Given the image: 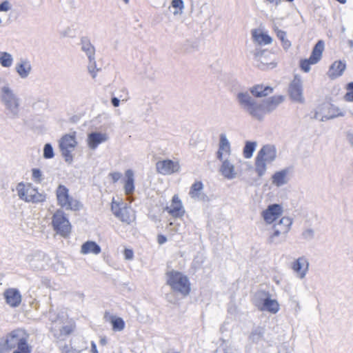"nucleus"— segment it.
<instances>
[{"label": "nucleus", "mask_w": 353, "mask_h": 353, "mask_svg": "<svg viewBox=\"0 0 353 353\" xmlns=\"http://www.w3.org/2000/svg\"><path fill=\"white\" fill-rule=\"evenodd\" d=\"M30 334L23 328L12 330L0 337V353H31Z\"/></svg>", "instance_id": "obj_1"}, {"label": "nucleus", "mask_w": 353, "mask_h": 353, "mask_svg": "<svg viewBox=\"0 0 353 353\" xmlns=\"http://www.w3.org/2000/svg\"><path fill=\"white\" fill-rule=\"evenodd\" d=\"M0 102L10 119H17L21 110V99L6 79L0 77Z\"/></svg>", "instance_id": "obj_2"}, {"label": "nucleus", "mask_w": 353, "mask_h": 353, "mask_svg": "<svg viewBox=\"0 0 353 353\" xmlns=\"http://www.w3.org/2000/svg\"><path fill=\"white\" fill-rule=\"evenodd\" d=\"M166 276V283L171 288L172 291L179 292L184 296L190 294L191 284L187 276L176 270L168 272Z\"/></svg>", "instance_id": "obj_3"}, {"label": "nucleus", "mask_w": 353, "mask_h": 353, "mask_svg": "<svg viewBox=\"0 0 353 353\" xmlns=\"http://www.w3.org/2000/svg\"><path fill=\"white\" fill-rule=\"evenodd\" d=\"M16 191L19 199L27 203H38L46 200V195L39 192L30 183H19L16 187Z\"/></svg>", "instance_id": "obj_4"}, {"label": "nucleus", "mask_w": 353, "mask_h": 353, "mask_svg": "<svg viewBox=\"0 0 353 353\" xmlns=\"http://www.w3.org/2000/svg\"><path fill=\"white\" fill-rule=\"evenodd\" d=\"M238 99L240 104L254 119L261 120L268 114L264 104H259L247 93H239Z\"/></svg>", "instance_id": "obj_5"}, {"label": "nucleus", "mask_w": 353, "mask_h": 353, "mask_svg": "<svg viewBox=\"0 0 353 353\" xmlns=\"http://www.w3.org/2000/svg\"><path fill=\"white\" fill-rule=\"evenodd\" d=\"M276 157V149L272 145H266L259 151L255 160V170L259 176H262L268 163L273 161Z\"/></svg>", "instance_id": "obj_6"}, {"label": "nucleus", "mask_w": 353, "mask_h": 353, "mask_svg": "<svg viewBox=\"0 0 353 353\" xmlns=\"http://www.w3.org/2000/svg\"><path fill=\"white\" fill-rule=\"evenodd\" d=\"M325 50V42L319 40L312 48L311 54L307 59H301L299 61V67L304 72H309L311 65L318 63L323 57V53Z\"/></svg>", "instance_id": "obj_7"}, {"label": "nucleus", "mask_w": 353, "mask_h": 353, "mask_svg": "<svg viewBox=\"0 0 353 353\" xmlns=\"http://www.w3.org/2000/svg\"><path fill=\"white\" fill-rule=\"evenodd\" d=\"M77 145L76 132L65 134L59 141V150L65 162L70 163L72 161V152Z\"/></svg>", "instance_id": "obj_8"}, {"label": "nucleus", "mask_w": 353, "mask_h": 353, "mask_svg": "<svg viewBox=\"0 0 353 353\" xmlns=\"http://www.w3.org/2000/svg\"><path fill=\"white\" fill-rule=\"evenodd\" d=\"M58 204L65 210H79L82 205L81 203L72 199L69 194L68 189L64 185H59L56 190Z\"/></svg>", "instance_id": "obj_9"}, {"label": "nucleus", "mask_w": 353, "mask_h": 353, "mask_svg": "<svg viewBox=\"0 0 353 353\" xmlns=\"http://www.w3.org/2000/svg\"><path fill=\"white\" fill-rule=\"evenodd\" d=\"M52 225L57 234L65 237L71 232V225L65 213L61 210H57L52 217Z\"/></svg>", "instance_id": "obj_10"}, {"label": "nucleus", "mask_w": 353, "mask_h": 353, "mask_svg": "<svg viewBox=\"0 0 353 353\" xmlns=\"http://www.w3.org/2000/svg\"><path fill=\"white\" fill-rule=\"evenodd\" d=\"M156 169L158 173L163 175H170L179 172L180 165L178 161L170 159L159 161L156 163Z\"/></svg>", "instance_id": "obj_11"}, {"label": "nucleus", "mask_w": 353, "mask_h": 353, "mask_svg": "<svg viewBox=\"0 0 353 353\" xmlns=\"http://www.w3.org/2000/svg\"><path fill=\"white\" fill-rule=\"evenodd\" d=\"M32 63L27 58H21L15 63L14 71L21 79H28L32 74Z\"/></svg>", "instance_id": "obj_12"}, {"label": "nucleus", "mask_w": 353, "mask_h": 353, "mask_svg": "<svg viewBox=\"0 0 353 353\" xmlns=\"http://www.w3.org/2000/svg\"><path fill=\"white\" fill-rule=\"evenodd\" d=\"M283 208L279 204H272L261 212V216L267 224H272L283 214Z\"/></svg>", "instance_id": "obj_13"}, {"label": "nucleus", "mask_w": 353, "mask_h": 353, "mask_svg": "<svg viewBox=\"0 0 353 353\" xmlns=\"http://www.w3.org/2000/svg\"><path fill=\"white\" fill-rule=\"evenodd\" d=\"M46 256L41 252H35L29 254L26 257V262L29 267L34 270H39L44 268L46 265Z\"/></svg>", "instance_id": "obj_14"}, {"label": "nucleus", "mask_w": 353, "mask_h": 353, "mask_svg": "<svg viewBox=\"0 0 353 353\" xmlns=\"http://www.w3.org/2000/svg\"><path fill=\"white\" fill-rule=\"evenodd\" d=\"M165 210L174 218H181L185 213V210L178 194H174L172 196L170 205L166 207Z\"/></svg>", "instance_id": "obj_15"}, {"label": "nucleus", "mask_w": 353, "mask_h": 353, "mask_svg": "<svg viewBox=\"0 0 353 353\" xmlns=\"http://www.w3.org/2000/svg\"><path fill=\"white\" fill-rule=\"evenodd\" d=\"M112 211L122 222L128 225L130 224V214L132 211L130 207H127L126 205L123 203L119 206L118 204L113 202L112 204Z\"/></svg>", "instance_id": "obj_16"}, {"label": "nucleus", "mask_w": 353, "mask_h": 353, "mask_svg": "<svg viewBox=\"0 0 353 353\" xmlns=\"http://www.w3.org/2000/svg\"><path fill=\"white\" fill-rule=\"evenodd\" d=\"M292 224V219L288 216H283L279 223L274 225V232L271 235V239L287 234L290 231Z\"/></svg>", "instance_id": "obj_17"}, {"label": "nucleus", "mask_w": 353, "mask_h": 353, "mask_svg": "<svg viewBox=\"0 0 353 353\" xmlns=\"http://www.w3.org/2000/svg\"><path fill=\"white\" fill-rule=\"evenodd\" d=\"M108 137L105 133L93 132L88 135L87 144L90 149L95 150L100 144L105 142Z\"/></svg>", "instance_id": "obj_18"}, {"label": "nucleus", "mask_w": 353, "mask_h": 353, "mask_svg": "<svg viewBox=\"0 0 353 353\" xmlns=\"http://www.w3.org/2000/svg\"><path fill=\"white\" fill-rule=\"evenodd\" d=\"M6 303L11 307H17L21 301V296L19 290L9 288L3 293Z\"/></svg>", "instance_id": "obj_19"}, {"label": "nucleus", "mask_w": 353, "mask_h": 353, "mask_svg": "<svg viewBox=\"0 0 353 353\" xmlns=\"http://www.w3.org/2000/svg\"><path fill=\"white\" fill-rule=\"evenodd\" d=\"M345 68L346 64L345 62L340 60L335 61L330 65L327 72V75L330 79H334L341 76Z\"/></svg>", "instance_id": "obj_20"}, {"label": "nucleus", "mask_w": 353, "mask_h": 353, "mask_svg": "<svg viewBox=\"0 0 353 353\" xmlns=\"http://www.w3.org/2000/svg\"><path fill=\"white\" fill-rule=\"evenodd\" d=\"M251 94L256 98L265 97L273 93L274 88L263 84H257L250 90Z\"/></svg>", "instance_id": "obj_21"}, {"label": "nucleus", "mask_w": 353, "mask_h": 353, "mask_svg": "<svg viewBox=\"0 0 353 353\" xmlns=\"http://www.w3.org/2000/svg\"><path fill=\"white\" fill-rule=\"evenodd\" d=\"M231 153L230 144L225 135L220 136L219 147L217 152V158L222 161L223 156H229Z\"/></svg>", "instance_id": "obj_22"}, {"label": "nucleus", "mask_w": 353, "mask_h": 353, "mask_svg": "<svg viewBox=\"0 0 353 353\" xmlns=\"http://www.w3.org/2000/svg\"><path fill=\"white\" fill-rule=\"evenodd\" d=\"M221 174L228 179H234L236 172L235 170L234 165L232 164L228 160H224L219 168Z\"/></svg>", "instance_id": "obj_23"}, {"label": "nucleus", "mask_w": 353, "mask_h": 353, "mask_svg": "<svg viewBox=\"0 0 353 353\" xmlns=\"http://www.w3.org/2000/svg\"><path fill=\"white\" fill-rule=\"evenodd\" d=\"M292 268L301 278H303L308 269V262L305 258L300 257L293 263Z\"/></svg>", "instance_id": "obj_24"}, {"label": "nucleus", "mask_w": 353, "mask_h": 353, "mask_svg": "<svg viewBox=\"0 0 353 353\" xmlns=\"http://www.w3.org/2000/svg\"><path fill=\"white\" fill-rule=\"evenodd\" d=\"M101 251L100 246L94 241H88L84 243L81 248L82 254H99Z\"/></svg>", "instance_id": "obj_25"}, {"label": "nucleus", "mask_w": 353, "mask_h": 353, "mask_svg": "<svg viewBox=\"0 0 353 353\" xmlns=\"http://www.w3.org/2000/svg\"><path fill=\"white\" fill-rule=\"evenodd\" d=\"M285 99L283 95H275L269 98L265 103L264 106L266 112L270 113L277 108L279 105L282 103Z\"/></svg>", "instance_id": "obj_26"}, {"label": "nucleus", "mask_w": 353, "mask_h": 353, "mask_svg": "<svg viewBox=\"0 0 353 353\" xmlns=\"http://www.w3.org/2000/svg\"><path fill=\"white\" fill-rule=\"evenodd\" d=\"M289 92L290 97L295 101H301L302 100V88L299 80L293 81L290 85Z\"/></svg>", "instance_id": "obj_27"}, {"label": "nucleus", "mask_w": 353, "mask_h": 353, "mask_svg": "<svg viewBox=\"0 0 353 353\" xmlns=\"http://www.w3.org/2000/svg\"><path fill=\"white\" fill-rule=\"evenodd\" d=\"M252 37L253 40L260 45H268L272 41V39L270 36L265 33L259 32L256 29L252 30Z\"/></svg>", "instance_id": "obj_28"}, {"label": "nucleus", "mask_w": 353, "mask_h": 353, "mask_svg": "<svg viewBox=\"0 0 353 353\" xmlns=\"http://www.w3.org/2000/svg\"><path fill=\"white\" fill-rule=\"evenodd\" d=\"M105 318L106 319V321L111 323L112 330L114 332H120L124 329L125 323L121 318L114 315L108 316L107 314H105Z\"/></svg>", "instance_id": "obj_29"}, {"label": "nucleus", "mask_w": 353, "mask_h": 353, "mask_svg": "<svg viewBox=\"0 0 353 353\" xmlns=\"http://www.w3.org/2000/svg\"><path fill=\"white\" fill-rule=\"evenodd\" d=\"M14 63L12 54L6 51H0V66L3 68H10Z\"/></svg>", "instance_id": "obj_30"}, {"label": "nucleus", "mask_w": 353, "mask_h": 353, "mask_svg": "<svg viewBox=\"0 0 353 353\" xmlns=\"http://www.w3.org/2000/svg\"><path fill=\"white\" fill-rule=\"evenodd\" d=\"M127 180L125 183L124 189L125 194L130 201L132 199V172L128 170L125 172Z\"/></svg>", "instance_id": "obj_31"}, {"label": "nucleus", "mask_w": 353, "mask_h": 353, "mask_svg": "<svg viewBox=\"0 0 353 353\" xmlns=\"http://www.w3.org/2000/svg\"><path fill=\"white\" fill-rule=\"evenodd\" d=\"M203 189V184L201 181H196L190 188L189 194L191 198H199Z\"/></svg>", "instance_id": "obj_32"}, {"label": "nucleus", "mask_w": 353, "mask_h": 353, "mask_svg": "<svg viewBox=\"0 0 353 353\" xmlns=\"http://www.w3.org/2000/svg\"><path fill=\"white\" fill-rule=\"evenodd\" d=\"M12 10V3L8 1L5 0L0 3V27L3 26L4 18L3 14H7Z\"/></svg>", "instance_id": "obj_33"}, {"label": "nucleus", "mask_w": 353, "mask_h": 353, "mask_svg": "<svg viewBox=\"0 0 353 353\" xmlns=\"http://www.w3.org/2000/svg\"><path fill=\"white\" fill-rule=\"evenodd\" d=\"M274 32L276 33V37L279 39L281 42L282 46L284 49H288L291 46L290 41L286 38V32L281 30H279L278 27L274 26L273 28Z\"/></svg>", "instance_id": "obj_34"}, {"label": "nucleus", "mask_w": 353, "mask_h": 353, "mask_svg": "<svg viewBox=\"0 0 353 353\" xmlns=\"http://www.w3.org/2000/svg\"><path fill=\"white\" fill-rule=\"evenodd\" d=\"M81 50L85 52L90 62L94 59V48L87 40L81 41Z\"/></svg>", "instance_id": "obj_35"}, {"label": "nucleus", "mask_w": 353, "mask_h": 353, "mask_svg": "<svg viewBox=\"0 0 353 353\" xmlns=\"http://www.w3.org/2000/svg\"><path fill=\"white\" fill-rule=\"evenodd\" d=\"M287 171L281 170L276 172L272 176V182L277 186H280L286 182Z\"/></svg>", "instance_id": "obj_36"}, {"label": "nucleus", "mask_w": 353, "mask_h": 353, "mask_svg": "<svg viewBox=\"0 0 353 353\" xmlns=\"http://www.w3.org/2000/svg\"><path fill=\"white\" fill-rule=\"evenodd\" d=\"M263 305L268 311L272 313L277 312L279 309L278 302L276 300L270 299L269 298L264 300Z\"/></svg>", "instance_id": "obj_37"}, {"label": "nucleus", "mask_w": 353, "mask_h": 353, "mask_svg": "<svg viewBox=\"0 0 353 353\" xmlns=\"http://www.w3.org/2000/svg\"><path fill=\"white\" fill-rule=\"evenodd\" d=\"M256 148V143L247 141L243 148V156L246 159H250L252 157L253 152H254Z\"/></svg>", "instance_id": "obj_38"}, {"label": "nucleus", "mask_w": 353, "mask_h": 353, "mask_svg": "<svg viewBox=\"0 0 353 353\" xmlns=\"http://www.w3.org/2000/svg\"><path fill=\"white\" fill-rule=\"evenodd\" d=\"M327 109H328V114H329L327 116V119L344 116L343 112L339 108H338L337 107H336L332 104L329 105V106L327 107Z\"/></svg>", "instance_id": "obj_39"}, {"label": "nucleus", "mask_w": 353, "mask_h": 353, "mask_svg": "<svg viewBox=\"0 0 353 353\" xmlns=\"http://www.w3.org/2000/svg\"><path fill=\"white\" fill-rule=\"evenodd\" d=\"M43 156L45 159H52L54 157V150L50 143L44 145Z\"/></svg>", "instance_id": "obj_40"}, {"label": "nucleus", "mask_w": 353, "mask_h": 353, "mask_svg": "<svg viewBox=\"0 0 353 353\" xmlns=\"http://www.w3.org/2000/svg\"><path fill=\"white\" fill-rule=\"evenodd\" d=\"M345 89L347 92L344 95V99L347 102H353V82L347 83Z\"/></svg>", "instance_id": "obj_41"}, {"label": "nucleus", "mask_w": 353, "mask_h": 353, "mask_svg": "<svg viewBox=\"0 0 353 353\" xmlns=\"http://www.w3.org/2000/svg\"><path fill=\"white\" fill-rule=\"evenodd\" d=\"M171 4L174 8L176 9V10L174 12V14L181 13L184 8L183 1L182 0H172Z\"/></svg>", "instance_id": "obj_42"}, {"label": "nucleus", "mask_w": 353, "mask_h": 353, "mask_svg": "<svg viewBox=\"0 0 353 353\" xmlns=\"http://www.w3.org/2000/svg\"><path fill=\"white\" fill-rule=\"evenodd\" d=\"M72 330L73 328L71 325L63 326L60 329V333L59 334L54 333V335L57 338H60L61 336L70 334L72 332Z\"/></svg>", "instance_id": "obj_43"}, {"label": "nucleus", "mask_w": 353, "mask_h": 353, "mask_svg": "<svg viewBox=\"0 0 353 353\" xmlns=\"http://www.w3.org/2000/svg\"><path fill=\"white\" fill-rule=\"evenodd\" d=\"M32 179L36 183H40L41 182L43 177H42V172L39 169L34 168L32 170Z\"/></svg>", "instance_id": "obj_44"}, {"label": "nucleus", "mask_w": 353, "mask_h": 353, "mask_svg": "<svg viewBox=\"0 0 353 353\" xmlns=\"http://www.w3.org/2000/svg\"><path fill=\"white\" fill-rule=\"evenodd\" d=\"M116 96L121 100L122 103H124L129 99L128 94L125 91H122V93L117 94Z\"/></svg>", "instance_id": "obj_45"}, {"label": "nucleus", "mask_w": 353, "mask_h": 353, "mask_svg": "<svg viewBox=\"0 0 353 353\" xmlns=\"http://www.w3.org/2000/svg\"><path fill=\"white\" fill-rule=\"evenodd\" d=\"M111 103L114 107H119L120 104L123 103L117 96H113L112 97Z\"/></svg>", "instance_id": "obj_46"}, {"label": "nucleus", "mask_w": 353, "mask_h": 353, "mask_svg": "<svg viewBox=\"0 0 353 353\" xmlns=\"http://www.w3.org/2000/svg\"><path fill=\"white\" fill-rule=\"evenodd\" d=\"M110 176L111 177L113 182L115 183L120 179L121 174L119 172H113L110 174Z\"/></svg>", "instance_id": "obj_47"}, {"label": "nucleus", "mask_w": 353, "mask_h": 353, "mask_svg": "<svg viewBox=\"0 0 353 353\" xmlns=\"http://www.w3.org/2000/svg\"><path fill=\"white\" fill-rule=\"evenodd\" d=\"M94 63H91V64L88 66V71H89V73L92 75V78H95V77H96V76H97V71H96V70H95V69H94Z\"/></svg>", "instance_id": "obj_48"}, {"label": "nucleus", "mask_w": 353, "mask_h": 353, "mask_svg": "<svg viewBox=\"0 0 353 353\" xmlns=\"http://www.w3.org/2000/svg\"><path fill=\"white\" fill-rule=\"evenodd\" d=\"M61 34L63 37H71L73 34V31L71 28H67L65 30L61 32Z\"/></svg>", "instance_id": "obj_49"}, {"label": "nucleus", "mask_w": 353, "mask_h": 353, "mask_svg": "<svg viewBox=\"0 0 353 353\" xmlns=\"http://www.w3.org/2000/svg\"><path fill=\"white\" fill-rule=\"evenodd\" d=\"M124 255L126 259H130L132 258V250L130 249H125L124 250Z\"/></svg>", "instance_id": "obj_50"}, {"label": "nucleus", "mask_w": 353, "mask_h": 353, "mask_svg": "<svg viewBox=\"0 0 353 353\" xmlns=\"http://www.w3.org/2000/svg\"><path fill=\"white\" fill-rule=\"evenodd\" d=\"M167 241L166 237L163 234H159L157 236V241L159 244L161 245L164 243H165Z\"/></svg>", "instance_id": "obj_51"}, {"label": "nucleus", "mask_w": 353, "mask_h": 353, "mask_svg": "<svg viewBox=\"0 0 353 353\" xmlns=\"http://www.w3.org/2000/svg\"><path fill=\"white\" fill-rule=\"evenodd\" d=\"M91 352L92 353H98V350L97 349V345L93 341L91 343Z\"/></svg>", "instance_id": "obj_52"}, {"label": "nucleus", "mask_w": 353, "mask_h": 353, "mask_svg": "<svg viewBox=\"0 0 353 353\" xmlns=\"http://www.w3.org/2000/svg\"><path fill=\"white\" fill-rule=\"evenodd\" d=\"M64 353H81V351L76 350L72 347L67 350Z\"/></svg>", "instance_id": "obj_53"}, {"label": "nucleus", "mask_w": 353, "mask_h": 353, "mask_svg": "<svg viewBox=\"0 0 353 353\" xmlns=\"http://www.w3.org/2000/svg\"><path fill=\"white\" fill-rule=\"evenodd\" d=\"M100 343H101V344H102V345H105V343H106V341H105V339H101L100 340Z\"/></svg>", "instance_id": "obj_54"}, {"label": "nucleus", "mask_w": 353, "mask_h": 353, "mask_svg": "<svg viewBox=\"0 0 353 353\" xmlns=\"http://www.w3.org/2000/svg\"><path fill=\"white\" fill-rule=\"evenodd\" d=\"M336 1L342 4H344L346 2V0H336Z\"/></svg>", "instance_id": "obj_55"}, {"label": "nucleus", "mask_w": 353, "mask_h": 353, "mask_svg": "<svg viewBox=\"0 0 353 353\" xmlns=\"http://www.w3.org/2000/svg\"><path fill=\"white\" fill-rule=\"evenodd\" d=\"M125 4H129L130 3V0H122Z\"/></svg>", "instance_id": "obj_56"}, {"label": "nucleus", "mask_w": 353, "mask_h": 353, "mask_svg": "<svg viewBox=\"0 0 353 353\" xmlns=\"http://www.w3.org/2000/svg\"><path fill=\"white\" fill-rule=\"evenodd\" d=\"M268 1L270 2V3H277L278 0H267Z\"/></svg>", "instance_id": "obj_57"}, {"label": "nucleus", "mask_w": 353, "mask_h": 353, "mask_svg": "<svg viewBox=\"0 0 353 353\" xmlns=\"http://www.w3.org/2000/svg\"><path fill=\"white\" fill-rule=\"evenodd\" d=\"M55 330V327H52V331L54 332Z\"/></svg>", "instance_id": "obj_58"}, {"label": "nucleus", "mask_w": 353, "mask_h": 353, "mask_svg": "<svg viewBox=\"0 0 353 353\" xmlns=\"http://www.w3.org/2000/svg\"><path fill=\"white\" fill-rule=\"evenodd\" d=\"M288 1H292L293 0H287Z\"/></svg>", "instance_id": "obj_59"}]
</instances>
